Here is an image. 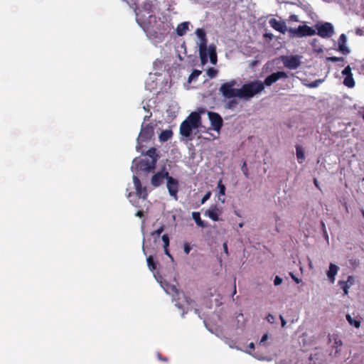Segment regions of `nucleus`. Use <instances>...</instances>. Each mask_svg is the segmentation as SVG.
I'll use <instances>...</instances> for the list:
<instances>
[{"mask_svg":"<svg viewBox=\"0 0 364 364\" xmlns=\"http://www.w3.org/2000/svg\"><path fill=\"white\" fill-rule=\"evenodd\" d=\"M142 27L150 38H159L164 34V22L155 15L150 14L146 19L142 20Z\"/></svg>","mask_w":364,"mask_h":364,"instance_id":"1","label":"nucleus"},{"mask_svg":"<svg viewBox=\"0 0 364 364\" xmlns=\"http://www.w3.org/2000/svg\"><path fill=\"white\" fill-rule=\"evenodd\" d=\"M264 89V84L259 80L244 84L239 89L240 98H252L257 93L261 92Z\"/></svg>","mask_w":364,"mask_h":364,"instance_id":"2","label":"nucleus"},{"mask_svg":"<svg viewBox=\"0 0 364 364\" xmlns=\"http://www.w3.org/2000/svg\"><path fill=\"white\" fill-rule=\"evenodd\" d=\"M237 84V82L235 80H232L230 82H225L221 85L219 88V92L223 95V96L227 99H230L233 97H240V94L239 89L234 88L235 85Z\"/></svg>","mask_w":364,"mask_h":364,"instance_id":"3","label":"nucleus"},{"mask_svg":"<svg viewBox=\"0 0 364 364\" xmlns=\"http://www.w3.org/2000/svg\"><path fill=\"white\" fill-rule=\"evenodd\" d=\"M288 32L291 38L312 36L316 33L315 29L306 25L299 26L298 28H289L288 29Z\"/></svg>","mask_w":364,"mask_h":364,"instance_id":"4","label":"nucleus"},{"mask_svg":"<svg viewBox=\"0 0 364 364\" xmlns=\"http://www.w3.org/2000/svg\"><path fill=\"white\" fill-rule=\"evenodd\" d=\"M154 134V127L151 124H142L141 131L137 138V146L138 149L141 144L149 141Z\"/></svg>","mask_w":364,"mask_h":364,"instance_id":"5","label":"nucleus"},{"mask_svg":"<svg viewBox=\"0 0 364 364\" xmlns=\"http://www.w3.org/2000/svg\"><path fill=\"white\" fill-rule=\"evenodd\" d=\"M317 34L323 38H330L334 33L333 26L331 23L325 22L321 24H316Z\"/></svg>","mask_w":364,"mask_h":364,"instance_id":"6","label":"nucleus"},{"mask_svg":"<svg viewBox=\"0 0 364 364\" xmlns=\"http://www.w3.org/2000/svg\"><path fill=\"white\" fill-rule=\"evenodd\" d=\"M154 5L152 0H145L141 5V8H138L139 11H135L139 20L142 21L144 19L145 15L142 14L143 12H146L149 16L154 11Z\"/></svg>","mask_w":364,"mask_h":364,"instance_id":"7","label":"nucleus"},{"mask_svg":"<svg viewBox=\"0 0 364 364\" xmlns=\"http://www.w3.org/2000/svg\"><path fill=\"white\" fill-rule=\"evenodd\" d=\"M169 173L168 171L163 168L161 171H158L154 174L151 179V183L154 187H158L164 183V179L168 178Z\"/></svg>","mask_w":364,"mask_h":364,"instance_id":"8","label":"nucleus"},{"mask_svg":"<svg viewBox=\"0 0 364 364\" xmlns=\"http://www.w3.org/2000/svg\"><path fill=\"white\" fill-rule=\"evenodd\" d=\"M288 75L284 71H277L276 73H273L271 75H268L265 79L264 82V86H271L273 83L276 82L277 80L282 78H287Z\"/></svg>","mask_w":364,"mask_h":364,"instance_id":"9","label":"nucleus"},{"mask_svg":"<svg viewBox=\"0 0 364 364\" xmlns=\"http://www.w3.org/2000/svg\"><path fill=\"white\" fill-rule=\"evenodd\" d=\"M133 183L136 190V196L139 198H142L143 199H146L148 196L146 187L142 186L139 178L136 176H133Z\"/></svg>","mask_w":364,"mask_h":364,"instance_id":"10","label":"nucleus"},{"mask_svg":"<svg viewBox=\"0 0 364 364\" xmlns=\"http://www.w3.org/2000/svg\"><path fill=\"white\" fill-rule=\"evenodd\" d=\"M167 188L168 193L171 196L173 197L175 199H177V193L178 191V181L176 178H173L171 176H168L167 178Z\"/></svg>","mask_w":364,"mask_h":364,"instance_id":"11","label":"nucleus"},{"mask_svg":"<svg viewBox=\"0 0 364 364\" xmlns=\"http://www.w3.org/2000/svg\"><path fill=\"white\" fill-rule=\"evenodd\" d=\"M223 213V208L219 207L218 205H212L209 209H208L205 215L210 218L213 221L220 220L219 216Z\"/></svg>","mask_w":364,"mask_h":364,"instance_id":"12","label":"nucleus"},{"mask_svg":"<svg viewBox=\"0 0 364 364\" xmlns=\"http://www.w3.org/2000/svg\"><path fill=\"white\" fill-rule=\"evenodd\" d=\"M208 117L211 125L215 131L218 132L223 127V119L220 115L216 112H208Z\"/></svg>","mask_w":364,"mask_h":364,"instance_id":"13","label":"nucleus"},{"mask_svg":"<svg viewBox=\"0 0 364 364\" xmlns=\"http://www.w3.org/2000/svg\"><path fill=\"white\" fill-rule=\"evenodd\" d=\"M136 166L141 171L150 172L155 168L156 164L154 160H150L148 158H144L136 164Z\"/></svg>","mask_w":364,"mask_h":364,"instance_id":"14","label":"nucleus"},{"mask_svg":"<svg viewBox=\"0 0 364 364\" xmlns=\"http://www.w3.org/2000/svg\"><path fill=\"white\" fill-rule=\"evenodd\" d=\"M207 42H208V41H207V38L205 36L203 38H201L200 40V43H199V55H200L201 63L203 65H205V63H208L207 50L208 48H207Z\"/></svg>","mask_w":364,"mask_h":364,"instance_id":"15","label":"nucleus"},{"mask_svg":"<svg viewBox=\"0 0 364 364\" xmlns=\"http://www.w3.org/2000/svg\"><path fill=\"white\" fill-rule=\"evenodd\" d=\"M269 23L272 28L283 34L288 31L289 28H287L285 22L283 21H278L272 18L269 21Z\"/></svg>","mask_w":364,"mask_h":364,"instance_id":"16","label":"nucleus"},{"mask_svg":"<svg viewBox=\"0 0 364 364\" xmlns=\"http://www.w3.org/2000/svg\"><path fill=\"white\" fill-rule=\"evenodd\" d=\"M347 43V37L346 34L342 33L338 40V50L341 52L343 55H348L350 53V50L348 47L346 46Z\"/></svg>","mask_w":364,"mask_h":364,"instance_id":"17","label":"nucleus"},{"mask_svg":"<svg viewBox=\"0 0 364 364\" xmlns=\"http://www.w3.org/2000/svg\"><path fill=\"white\" fill-rule=\"evenodd\" d=\"M200 114L199 112H193L185 120L188 121L192 127L198 129L200 124Z\"/></svg>","mask_w":364,"mask_h":364,"instance_id":"18","label":"nucleus"},{"mask_svg":"<svg viewBox=\"0 0 364 364\" xmlns=\"http://www.w3.org/2000/svg\"><path fill=\"white\" fill-rule=\"evenodd\" d=\"M283 63L289 69H296L300 65V61L296 56L287 57Z\"/></svg>","mask_w":364,"mask_h":364,"instance_id":"19","label":"nucleus"},{"mask_svg":"<svg viewBox=\"0 0 364 364\" xmlns=\"http://www.w3.org/2000/svg\"><path fill=\"white\" fill-rule=\"evenodd\" d=\"M194 129L196 128L192 127L188 121L184 120L180 126V134L185 137H189Z\"/></svg>","mask_w":364,"mask_h":364,"instance_id":"20","label":"nucleus"},{"mask_svg":"<svg viewBox=\"0 0 364 364\" xmlns=\"http://www.w3.org/2000/svg\"><path fill=\"white\" fill-rule=\"evenodd\" d=\"M338 271V267L334 264L331 263L329 269L327 272V276L331 283L335 282V277Z\"/></svg>","mask_w":364,"mask_h":364,"instance_id":"21","label":"nucleus"},{"mask_svg":"<svg viewBox=\"0 0 364 364\" xmlns=\"http://www.w3.org/2000/svg\"><path fill=\"white\" fill-rule=\"evenodd\" d=\"M189 22H183L178 25L176 31L178 36H183L188 30Z\"/></svg>","mask_w":364,"mask_h":364,"instance_id":"22","label":"nucleus"},{"mask_svg":"<svg viewBox=\"0 0 364 364\" xmlns=\"http://www.w3.org/2000/svg\"><path fill=\"white\" fill-rule=\"evenodd\" d=\"M173 136V132L171 129L163 130L159 134V140L161 141H167Z\"/></svg>","mask_w":364,"mask_h":364,"instance_id":"23","label":"nucleus"},{"mask_svg":"<svg viewBox=\"0 0 364 364\" xmlns=\"http://www.w3.org/2000/svg\"><path fill=\"white\" fill-rule=\"evenodd\" d=\"M208 55H209L210 63L213 65L216 64L217 63V53L215 50V48L213 46H209L208 49L207 50Z\"/></svg>","mask_w":364,"mask_h":364,"instance_id":"24","label":"nucleus"},{"mask_svg":"<svg viewBox=\"0 0 364 364\" xmlns=\"http://www.w3.org/2000/svg\"><path fill=\"white\" fill-rule=\"evenodd\" d=\"M192 218L195 220L196 225L200 228H205L207 226L206 223L201 220L200 214L199 212H193Z\"/></svg>","mask_w":364,"mask_h":364,"instance_id":"25","label":"nucleus"},{"mask_svg":"<svg viewBox=\"0 0 364 364\" xmlns=\"http://www.w3.org/2000/svg\"><path fill=\"white\" fill-rule=\"evenodd\" d=\"M296 158L299 164H301L305 159L304 151L303 148L297 145L296 146Z\"/></svg>","mask_w":364,"mask_h":364,"instance_id":"26","label":"nucleus"},{"mask_svg":"<svg viewBox=\"0 0 364 364\" xmlns=\"http://www.w3.org/2000/svg\"><path fill=\"white\" fill-rule=\"evenodd\" d=\"M355 80L353 77V74L346 76L343 80V85L349 88H352L355 86Z\"/></svg>","mask_w":364,"mask_h":364,"instance_id":"27","label":"nucleus"},{"mask_svg":"<svg viewBox=\"0 0 364 364\" xmlns=\"http://www.w3.org/2000/svg\"><path fill=\"white\" fill-rule=\"evenodd\" d=\"M161 239L164 242V248L165 254L167 255L168 257H171V255H170L168 250V247L169 245V237H168V235L165 234V235H162Z\"/></svg>","mask_w":364,"mask_h":364,"instance_id":"28","label":"nucleus"},{"mask_svg":"<svg viewBox=\"0 0 364 364\" xmlns=\"http://www.w3.org/2000/svg\"><path fill=\"white\" fill-rule=\"evenodd\" d=\"M146 158L149 159L150 160H154L155 161V164H156V161H157V154H156V149L155 148H150L147 151H146Z\"/></svg>","mask_w":364,"mask_h":364,"instance_id":"29","label":"nucleus"},{"mask_svg":"<svg viewBox=\"0 0 364 364\" xmlns=\"http://www.w3.org/2000/svg\"><path fill=\"white\" fill-rule=\"evenodd\" d=\"M346 319L350 325L359 328L360 326V321L353 318L350 314L346 315Z\"/></svg>","mask_w":364,"mask_h":364,"instance_id":"30","label":"nucleus"},{"mask_svg":"<svg viewBox=\"0 0 364 364\" xmlns=\"http://www.w3.org/2000/svg\"><path fill=\"white\" fill-rule=\"evenodd\" d=\"M147 265L151 271H154L156 269V263L154 260V257L150 255L146 259Z\"/></svg>","mask_w":364,"mask_h":364,"instance_id":"31","label":"nucleus"},{"mask_svg":"<svg viewBox=\"0 0 364 364\" xmlns=\"http://www.w3.org/2000/svg\"><path fill=\"white\" fill-rule=\"evenodd\" d=\"M338 285L343 290V294L346 295L348 293V289L350 286L348 284V282L346 281H339Z\"/></svg>","mask_w":364,"mask_h":364,"instance_id":"32","label":"nucleus"},{"mask_svg":"<svg viewBox=\"0 0 364 364\" xmlns=\"http://www.w3.org/2000/svg\"><path fill=\"white\" fill-rule=\"evenodd\" d=\"M201 74V71L198 70H193L191 74L188 77V82H191L193 80H196L198 76Z\"/></svg>","mask_w":364,"mask_h":364,"instance_id":"33","label":"nucleus"},{"mask_svg":"<svg viewBox=\"0 0 364 364\" xmlns=\"http://www.w3.org/2000/svg\"><path fill=\"white\" fill-rule=\"evenodd\" d=\"M326 60L327 61H330V62H333V63H335V62H341L342 64L341 65V66H343L344 65L345 59L343 57L332 56V57L326 58Z\"/></svg>","mask_w":364,"mask_h":364,"instance_id":"34","label":"nucleus"},{"mask_svg":"<svg viewBox=\"0 0 364 364\" xmlns=\"http://www.w3.org/2000/svg\"><path fill=\"white\" fill-rule=\"evenodd\" d=\"M207 74L210 78H213L217 75L218 70L214 68H210L207 70Z\"/></svg>","mask_w":364,"mask_h":364,"instance_id":"35","label":"nucleus"},{"mask_svg":"<svg viewBox=\"0 0 364 364\" xmlns=\"http://www.w3.org/2000/svg\"><path fill=\"white\" fill-rule=\"evenodd\" d=\"M218 188H219V193L224 196L225 194V186L223 184L222 180L218 181Z\"/></svg>","mask_w":364,"mask_h":364,"instance_id":"36","label":"nucleus"},{"mask_svg":"<svg viewBox=\"0 0 364 364\" xmlns=\"http://www.w3.org/2000/svg\"><path fill=\"white\" fill-rule=\"evenodd\" d=\"M196 34L197 35L200 40L206 36L205 31L203 28H197L196 31Z\"/></svg>","mask_w":364,"mask_h":364,"instance_id":"37","label":"nucleus"},{"mask_svg":"<svg viewBox=\"0 0 364 364\" xmlns=\"http://www.w3.org/2000/svg\"><path fill=\"white\" fill-rule=\"evenodd\" d=\"M164 231V227L163 226H161L159 228H158L157 230L153 231L151 232V235L152 236L154 237H159V236L161 235V234Z\"/></svg>","mask_w":364,"mask_h":364,"instance_id":"38","label":"nucleus"},{"mask_svg":"<svg viewBox=\"0 0 364 364\" xmlns=\"http://www.w3.org/2000/svg\"><path fill=\"white\" fill-rule=\"evenodd\" d=\"M323 82V80H316L307 85L309 87L314 88L318 86V85Z\"/></svg>","mask_w":364,"mask_h":364,"instance_id":"39","label":"nucleus"},{"mask_svg":"<svg viewBox=\"0 0 364 364\" xmlns=\"http://www.w3.org/2000/svg\"><path fill=\"white\" fill-rule=\"evenodd\" d=\"M343 75L348 76L352 75L351 68L350 65H347L341 72Z\"/></svg>","mask_w":364,"mask_h":364,"instance_id":"40","label":"nucleus"},{"mask_svg":"<svg viewBox=\"0 0 364 364\" xmlns=\"http://www.w3.org/2000/svg\"><path fill=\"white\" fill-rule=\"evenodd\" d=\"M242 171L244 175L245 176V177L248 178L249 177L248 169H247V164L245 161L243 163V165L242 166Z\"/></svg>","mask_w":364,"mask_h":364,"instance_id":"41","label":"nucleus"},{"mask_svg":"<svg viewBox=\"0 0 364 364\" xmlns=\"http://www.w3.org/2000/svg\"><path fill=\"white\" fill-rule=\"evenodd\" d=\"M210 192H208L206 193L204 196L203 197V198L201 199V204H203L205 203L210 197Z\"/></svg>","mask_w":364,"mask_h":364,"instance_id":"42","label":"nucleus"},{"mask_svg":"<svg viewBox=\"0 0 364 364\" xmlns=\"http://www.w3.org/2000/svg\"><path fill=\"white\" fill-rule=\"evenodd\" d=\"M282 283V279L279 276H276L274 278V284L275 286H278V285L281 284Z\"/></svg>","mask_w":364,"mask_h":364,"instance_id":"43","label":"nucleus"},{"mask_svg":"<svg viewBox=\"0 0 364 364\" xmlns=\"http://www.w3.org/2000/svg\"><path fill=\"white\" fill-rule=\"evenodd\" d=\"M289 275L290 277H291V279L296 283V284H299L301 282V279H299L298 277H296L293 272H289Z\"/></svg>","mask_w":364,"mask_h":364,"instance_id":"44","label":"nucleus"},{"mask_svg":"<svg viewBox=\"0 0 364 364\" xmlns=\"http://www.w3.org/2000/svg\"><path fill=\"white\" fill-rule=\"evenodd\" d=\"M247 352L250 354H252V352L255 350V344L253 343H249L247 346Z\"/></svg>","mask_w":364,"mask_h":364,"instance_id":"45","label":"nucleus"},{"mask_svg":"<svg viewBox=\"0 0 364 364\" xmlns=\"http://www.w3.org/2000/svg\"><path fill=\"white\" fill-rule=\"evenodd\" d=\"M191 250V247L190 245L188 243H185L183 245V250H184L185 253L187 255L189 254Z\"/></svg>","mask_w":364,"mask_h":364,"instance_id":"46","label":"nucleus"},{"mask_svg":"<svg viewBox=\"0 0 364 364\" xmlns=\"http://www.w3.org/2000/svg\"><path fill=\"white\" fill-rule=\"evenodd\" d=\"M268 333H264L259 341V345H264V342L268 339Z\"/></svg>","mask_w":364,"mask_h":364,"instance_id":"47","label":"nucleus"},{"mask_svg":"<svg viewBox=\"0 0 364 364\" xmlns=\"http://www.w3.org/2000/svg\"><path fill=\"white\" fill-rule=\"evenodd\" d=\"M350 286H352L354 283V277L353 276H348L347 281Z\"/></svg>","mask_w":364,"mask_h":364,"instance_id":"48","label":"nucleus"},{"mask_svg":"<svg viewBox=\"0 0 364 364\" xmlns=\"http://www.w3.org/2000/svg\"><path fill=\"white\" fill-rule=\"evenodd\" d=\"M157 356H158V358L160 361H163V362H167L168 361V359L166 358H164L161 353H157Z\"/></svg>","mask_w":364,"mask_h":364,"instance_id":"49","label":"nucleus"},{"mask_svg":"<svg viewBox=\"0 0 364 364\" xmlns=\"http://www.w3.org/2000/svg\"><path fill=\"white\" fill-rule=\"evenodd\" d=\"M343 344L342 341L341 340H337L335 338L334 346L338 348V346H341Z\"/></svg>","mask_w":364,"mask_h":364,"instance_id":"50","label":"nucleus"},{"mask_svg":"<svg viewBox=\"0 0 364 364\" xmlns=\"http://www.w3.org/2000/svg\"><path fill=\"white\" fill-rule=\"evenodd\" d=\"M314 184L315 185V186L319 190V191H321V188L320 187V185H319V183L318 181V180L316 178H314Z\"/></svg>","mask_w":364,"mask_h":364,"instance_id":"51","label":"nucleus"},{"mask_svg":"<svg viewBox=\"0 0 364 364\" xmlns=\"http://www.w3.org/2000/svg\"><path fill=\"white\" fill-rule=\"evenodd\" d=\"M135 215H136V217H139V218H142V217H144V211H143V210H138V211L136 213Z\"/></svg>","mask_w":364,"mask_h":364,"instance_id":"52","label":"nucleus"},{"mask_svg":"<svg viewBox=\"0 0 364 364\" xmlns=\"http://www.w3.org/2000/svg\"><path fill=\"white\" fill-rule=\"evenodd\" d=\"M289 20L291 21H298V17L296 15H291L289 16Z\"/></svg>","mask_w":364,"mask_h":364,"instance_id":"53","label":"nucleus"},{"mask_svg":"<svg viewBox=\"0 0 364 364\" xmlns=\"http://www.w3.org/2000/svg\"><path fill=\"white\" fill-rule=\"evenodd\" d=\"M223 250H224V252H225V254L228 255V249L227 242L223 243Z\"/></svg>","mask_w":364,"mask_h":364,"instance_id":"54","label":"nucleus"},{"mask_svg":"<svg viewBox=\"0 0 364 364\" xmlns=\"http://www.w3.org/2000/svg\"><path fill=\"white\" fill-rule=\"evenodd\" d=\"M267 320L269 322L272 323L274 320V316L272 314H269L267 316Z\"/></svg>","mask_w":364,"mask_h":364,"instance_id":"55","label":"nucleus"},{"mask_svg":"<svg viewBox=\"0 0 364 364\" xmlns=\"http://www.w3.org/2000/svg\"><path fill=\"white\" fill-rule=\"evenodd\" d=\"M280 319H281V323H282V327H284L285 325H286V321L284 319V318L282 317V316H280Z\"/></svg>","mask_w":364,"mask_h":364,"instance_id":"56","label":"nucleus"},{"mask_svg":"<svg viewBox=\"0 0 364 364\" xmlns=\"http://www.w3.org/2000/svg\"><path fill=\"white\" fill-rule=\"evenodd\" d=\"M236 292H237V290H236V284H235V281L234 285H233L232 296L236 294Z\"/></svg>","mask_w":364,"mask_h":364,"instance_id":"57","label":"nucleus"},{"mask_svg":"<svg viewBox=\"0 0 364 364\" xmlns=\"http://www.w3.org/2000/svg\"><path fill=\"white\" fill-rule=\"evenodd\" d=\"M309 267L310 269H313V264H312V262L311 260L309 262Z\"/></svg>","mask_w":364,"mask_h":364,"instance_id":"58","label":"nucleus"},{"mask_svg":"<svg viewBox=\"0 0 364 364\" xmlns=\"http://www.w3.org/2000/svg\"><path fill=\"white\" fill-rule=\"evenodd\" d=\"M243 225H244L243 223H239V227L240 228H242Z\"/></svg>","mask_w":364,"mask_h":364,"instance_id":"59","label":"nucleus"},{"mask_svg":"<svg viewBox=\"0 0 364 364\" xmlns=\"http://www.w3.org/2000/svg\"><path fill=\"white\" fill-rule=\"evenodd\" d=\"M173 290L174 291H177V289H176V288L175 287H173Z\"/></svg>","mask_w":364,"mask_h":364,"instance_id":"60","label":"nucleus"},{"mask_svg":"<svg viewBox=\"0 0 364 364\" xmlns=\"http://www.w3.org/2000/svg\"><path fill=\"white\" fill-rule=\"evenodd\" d=\"M149 117H146H146H144V120L148 119V118H149Z\"/></svg>","mask_w":364,"mask_h":364,"instance_id":"61","label":"nucleus"}]
</instances>
